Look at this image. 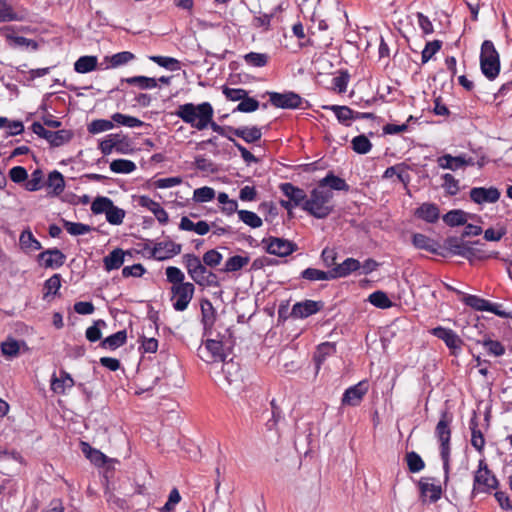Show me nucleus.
Instances as JSON below:
<instances>
[{
    "label": "nucleus",
    "mask_w": 512,
    "mask_h": 512,
    "mask_svg": "<svg viewBox=\"0 0 512 512\" xmlns=\"http://www.w3.org/2000/svg\"><path fill=\"white\" fill-rule=\"evenodd\" d=\"M174 114L192 128L202 131L208 127L213 118L214 109L209 102L185 103L179 105Z\"/></svg>",
    "instance_id": "obj_1"
},
{
    "label": "nucleus",
    "mask_w": 512,
    "mask_h": 512,
    "mask_svg": "<svg viewBox=\"0 0 512 512\" xmlns=\"http://www.w3.org/2000/svg\"><path fill=\"white\" fill-rule=\"evenodd\" d=\"M451 422L452 416L442 412L435 428V436L440 443V457L443 463L444 484L449 481L450 475V454H451Z\"/></svg>",
    "instance_id": "obj_2"
},
{
    "label": "nucleus",
    "mask_w": 512,
    "mask_h": 512,
    "mask_svg": "<svg viewBox=\"0 0 512 512\" xmlns=\"http://www.w3.org/2000/svg\"><path fill=\"white\" fill-rule=\"evenodd\" d=\"M333 196L331 190L318 185L311 190L310 196L307 197V202L304 203V211L316 219H325L334 210V205L331 204Z\"/></svg>",
    "instance_id": "obj_3"
},
{
    "label": "nucleus",
    "mask_w": 512,
    "mask_h": 512,
    "mask_svg": "<svg viewBox=\"0 0 512 512\" xmlns=\"http://www.w3.org/2000/svg\"><path fill=\"white\" fill-rule=\"evenodd\" d=\"M480 69L482 74L489 80H495L500 73V55L491 40H484L480 49Z\"/></svg>",
    "instance_id": "obj_4"
},
{
    "label": "nucleus",
    "mask_w": 512,
    "mask_h": 512,
    "mask_svg": "<svg viewBox=\"0 0 512 512\" xmlns=\"http://www.w3.org/2000/svg\"><path fill=\"white\" fill-rule=\"evenodd\" d=\"M499 485L498 479L488 468L484 459L479 460L478 469L474 473L472 496L479 493L490 494Z\"/></svg>",
    "instance_id": "obj_5"
},
{
    "label": "nucleus",
    "mask_w": 512,
    "mask_h": 512,
    "mask_svg": "<svg viewBox=\"0 0 512 512\" xmlns=\"http://www.w3.org/2000/svg\"><path fill=\"white\" fill-rule=\"evenodd\" d=\"M232 345V339H207L204 347L198 349V355L207 363L224 361L225 350Z\"/></svg>",
    "instance_id": "obj_6"
},
{
    "label": "nucleus",
    "mask_w": 512,
    "mask_h": 512,
    "mask_svg": "<svg viewBox=\"0 0 512 512\" xmlns=\"http://www.w3.org/2000/svg\"><path fill=\"white\" fill-rule=\"evenodd\" d=\"M279 189L282 194L288 198V200H281L280 205L291 213V210L295 207H301L304 210V203L307 202L306 192L290 182H284L279 185Z\"/></svg>",
    "instance_id": "obj_7"
},
{
    "label": "nucleus",
    "mask_w": 512,
    "mask_h": 512,
    "mask_svg": "<svg viewBox=\"0 0 512 512\" xmlns=\"http://www.w3.org/2000/svg\"><path fill=\"white\" fill-rule=\"evenodd\" d=\"M261 243L267 253L278 256L286 257L298 250L295 242L288 239L269 236L262 239Z\"/></svg>",
    "instance_id": "obj_8"
},
{
    "label": "nucleus",
    "mask_w": 512,
    "mask_h": 512,
    "mask_svg": "<svg viewBox=\"0 0 512 512\" xmlns=\"http://www.w3.org/2000/svg\"><path fill=\"white\" fill-rule=\"evenodd\" d=\"M143 251L148 252L149 258L164 261L179 255L182 251V245L173 241H161L156 243L152 248L149 244H145Z\"/></svg>",
    "instance_id": "obj_9"
},
{
    "label": "nucleus",
    "mask_w": 512,
    "mask_h": 512,
    "mask_svg": "<svg viewBox=\"0 0 512 512\" xmlns=\"http://www.w3.org/2000/svg\"><path fill=\"white\" fill-rule=\"evenodd\" d=\"M171 301L174 310L182 312L186 310L194 296L195 286L191 282L171 286Z\"/></svg>",
    "instance_id": "obj_10"
},
{
    "label": "nucleus",
    "mask_w": 512,
    "mask_h": 512,
    "mask_svg": "<svg viewBox=\"0 0 512 512\" xmlns=\"http://www.w3.org/2000/svg\"><path fill=\"white\" fill-rule=\"evenodd\" d=\"M269 101L276 108L281 109H297L300 108L303 102L302 97L292 91L279 93L269 92Z\"/></svg>",
    "instance_id": "obj_11"
},
{
    "label": "nucleus",
    "mask_w": 512,
    "mask_h": 512,
    "mask_svg": "<svg viewBox=\"0 0 512 512\" xmlns=\"http://www.w3.org/2000/svg\"><path fill=\"white\" fill-rule=\"evenodd\" d=\"M129 140L118 133L109 134L99 143V149L103 155H109L113 149L120 154H126L129 151Z\"/></svg>",
    "instance_id": "obj_12"
},
{
    "label": "nucleus",
    "mask_w": 512,
    "mask_h": 512,
    "mask_svg": "<svg viewBox=\"0 0 512 512\" xmlns=\"http://www.w3.org/2000/svg\"><path fill=\"white\" fill-rule=\"evenodd\" d=\"M369 389L368 381L362 380L357 384L347 388L341 398V404L343 406H358L364 396L367 394Z\"/></svg>",
    "instance_id": "obj_13"
},
{
    "label": "nucleus",
    "mask_w": 512,
    "mask_h": 512,
    "mask_svg": "<svg viewBox=\"0 0 512 512\" xmlns=\"http://www.w3.org/2000/svg\"><path fill=\"white\" fill-rule=\"evenodd\" d=\"M431 334L442 340L452 351V354L457 355V351L461 350L463 341L454 330L442 326H437L431 330Z\"/></svg>",
    "instance_id": "obj_14"
},
{
    "label": "nucleus",
    "mask_w": 512,
    "mask_h": 512,
    "mask_svg": "<svg viewBox=\"0 0 512 512\" xmlns=\"http://www.w3.org/2000/svg\"><path fill=\"white\" fill-rule=\"evenodd\" d=\"M324 304L321 301L304 300L296 302L291 309V317L294 319H304L318 313Z\"/></svg>",
    "instance_id": "obj_15"
},
{
    "label": "nucleus",
    "mask_w": 512,
    "mask_h": 512,
    "mask_svg": "<svg viewBox=\"0 0 512 512\" xmlns=\"http://www.w3.org/2000/svg\"><path fill=\"white\" fill-rule=\"evenodd\" d=\"M37 260L44 268L58 269L64 265L66 256L58 248H51L41 252Z\"/></svg>",
    "instance_id": "obj_16"
},
{
    "label": "nucleus",
    "mask_w": 512,
    "mask_h": 512,
    "mask_svg": "<svg viewBox=\"0 0 512 512\" xmlns=\"http://www.w3.org/2000/svg\"><path fill=\"white\" fill-rule=\"evenodd\" d=\"M434 481L435 478L433 477H422L418 481L421 497H428L430 503L437 502L442 496L441 485L434 483Z\"/></svg>",
    "instance_id": "obj_17"
},
{
    "label": "nucleus",
    "mask_w": 512,
    "mask_h": 512,
    "mask_svg": "<svg viewBox=\"0 0 512 512\" xmlns=\"http://www.w3.org/2000/svg\"><path fill=\"white\" fill-rule=\"evenodd\" d=\"M470 198L477 204L495 203L500 198V191L496 187H474L469 192Z\"/></svg>",
    "instance_id": "obj_18"
},
{
    "label": "nucleus",
    "mask_w": 512,
    "mask_h": 512,
    "mask_svg": "<svg viewBox=\"0 0 512 512\" xmlns=\"http://www.w3.org/2000/svg\"><path fill=\"white\" fill-rule=\"evenodd\" d=\"M25 8L14 9L7 0H0V23L12 21H24L28 17Z\"/></svg>",
    "instance_id": "obj_19"
},
{
    "label": "nucleus",
    "mask_w": 512,
    "mask_h": 512,
    "mask_svg": "<svg viewBox=\"0 0 512 512\" xmlns=\"http://www.w3.org/2000/svg\"><path fill=\"white\" fill-rule=\"evenodd\" d=\"M412 244L417 249L425 250L432 254L446 257V253H444L441 250L440 244L436 240H434L422 233H415L412 236Z\"/></svg>",
    "instance_id": "obj_20"
},
{
    "label": "nucleus",
    "mask_w": 512,
    "mask_h": 512,
    "mask_svg": "<svg viewBox=\"0 0 512 512\" xmlns=\"http://www.w3.org/2000/svg\"><path fill=\"white\" fill-rule=\"evenodd\" d=\"M50 382L51 390L56 394H65L67 389L75 385L72 376L64 369H60L59 376L53 373Z\"/></svg>",
    "instance_id": "obj_21"
},
{
    "label": "nucleus",
    "mask_w": 512,
    "mask_h": 512,
    "mask_svg": "<svg viewBox=\"0 0 512 512\" xmlns=\"http://www.w3.org/2000/svg\"><path fill=\"white\" fill-rule=\"evenodd\" d=\"M138 204L139 206L151 211L160 224L165 225L168 223V213L161 207L158 202L154 201L149 196H140L138 199Z\"/></svg>",
    "instance_id": "obj_22"
},
{
    "label": "nucleus",
    "mask_w": 512,
    "mask_h": 512,
    "mask_svg": "<svg viewBox=\"0 0 512 512\" xmlns=\"http://www.w3.org/2000/svg\"><path fill=\"white\" fill-rule=\"evenodd\" d=\"M414 216L427 223H436L440 217V211L436 204L425 202L414 211Z\"/></svg>",
    "instance_id": "obj_23"
},
{
    "label": "nucleus",
    "mask_w": 512,
    "mask_h": 512,
    "mask_svg": "<svg viewBox=\"0 0 512 512\" xmlns=\"http://www.w3.org/2000/svg\"><path fill=\"white\" fill-rule=\"evenodd\" d=\"M361 263L355 258H346L342 263L335 265L331 269L333 280L337 278H345L351 273L358 271Z\"/></svg>",
    "instance_id": "obj_24"
},
{
    "label": "nucleus",
    "mask_w": 512,
    "mask_h": 512,
    "mask_svg": "<svg viewBox=\"0 0 512 512\" xmlns=\"http://www.w3.org/2000/svg\"><path fill=\"white\" fill-rule=\"evenodd\" d=\"M125 255H131L130 251H124L121 248L113 249L107 256L103 258V265L106 271L119 269L123 263Z\"/></svg>",
    "instance_id": "obj_25"
},
{
    "label": "nucleus",
    "mask_w": 512,
    "mask_h": 512,
    "mask_svg": "<svg viewBox=\"0 0 512 512\" xmlns=\"http://www.w3.org/2000/svg\"><path fill=\"white\" fill-rule=\"evenodd\" d=\"M1 30L6 31L5 34L6 40L10 47L17 48V47H25V48H31L32 50L38 49V43L35 40L25 38L23 36H16L13 33H10V31H13L12 26H7L2 28Z\"/></svg>",
    "instance_id": "obj_26"
},
{
    "label": "nucleus",
    "mask_w": 512,
    "mask_h": 512,
    "mask_svg": "<svg viewBox=\"0 0 512 512\" xmlns=\"http://www.w3.org/2000/svg\"><path fill=\"white\" fill-rule=\"evenodd\" d=\"M466 245L467 241H464L462 237L450 236L444 240L441 250L446 253V256L450 254L463 257Z\"/></svg>",
    "instance_id": "obj_27"
},
{
    "label": "nucleus",
    "mask_w": 512,
    "mask_h": 512,
    "mask_svg": "<svg viewBox=\"0 0 512 512\" xmlns=\"http://www.w3.org/2000/svg\"><path fill=\"white\" fill-rule=\"evenodd\" d=\"M318 184L324 189H327V187H329V190L331 191L335 190L348 192L350 189V186L346 183V181L343 178L336 176L331 171L328 172L327 175L318 182Z\"/></svg>",
    "instance_id": "obj_28"
},
{
    "label": "nucleus",
    "mask_w": 512,
    "mask_h": 512,
    "mask_svg": "<svg viewBox=\"0 0 512 512\" xmlns=\"http://www.w3.org/2000/svg\"><path fill=\"white\" fill-rule=\"evenodd\" d=\"M323 109L332 111L339 123L345 126H350L351 121L354 120V110L348 106L325 105Z\"/></svg>",
    "instance_id": "obj_29"
},
{
    "label": "nucleus",
    "mask_w": 512,
    "mask_h": 512,
    "mask_svg": "<svg viewBox=\"0 0 512 512\" xmlns=\"http://www.w3.org/2000/svg\"><path fill=\"white\" fill-rule=\"evenodd\" d=\"M201 315L202 324L204 327L205 334L212 329L216 320V311L212 303L208 299H204L201 302Z\"/></svg>",
    "instance_id": "obj_30"
},
{
    "label": "nucleus",
    "mask_w": 512,
    "mask_h": 512,
    "mask_svg": "<svg viewBox=\"0 0 512 512\" xmlns=\"http://www.w3.org/2000/svg\"><path fill=\"white\" fill-rule=\"evenodd\" d=\"M233 135L243 139L246 143H255L262 137L261 128L257 126H241L237 130H233Z\"/></svg>",
    "instance_id": "obj_31"
},
{
    "label": "nucleus",
    "mask_w": 512,
    "mask_h": 512,
    "mask_svg": "<svg viewBox=\"0 0 512 512\" xmlns=\"http://www.w3.org/2000/svg\"><path fill=\"white\" fill-rule=\"evenodd\" d=\"M336 352V345L332 342H324L317 346L316 351L313 355V360L316 365L317 371L321 365L325 362L327 357L333 355Z\"/></svg>",
    "instance_id": "obj_32"
},
{
    "label": "nucleus",
    "mask_w": 512,
    "mask_h": 512,
    "mask_svg": "<svg viewBox=\"0 0 512 512\" xmlns=\"http://www.w3.org/2000/svg\"><path fill=\"white\" fill-rule=\"evenodd\" d=\"M135 58H136V56L132 52L122 51V52L113 54L111 56H106L104 58V60L107 63V65H106L107 69H114V68H118L120 66H124V65L128 64L130 61L134 60Z\"/></svg>",
    "instance_id": "obj_33"
},
{
    "label": "nucleus",
    "mask_w": 512,
    "mask_h": 512,
    "mask_svg": "<svg viewBox=\"0 0 512 512\" xmlns=\"http://www.w3.org/2000/svg\"><path fill=\"white\" fill-rule=\"evenodd\" d=\"M73 136V132L68 129H61L57 131L49 130L45 140L52 147H59L68 143L73 138Z\"/></svg>",
    "instance_id": "obj_34"
},
{
    "label": "nucleus",
    "mask_w": 512,
    "mask_h": 512,
    "mask_svg": "<svg viewBox=\"0 0 512 512\" xmlns=\"http://www.w3.org/2000/svg\"><path fill=\"white\" fill-rule=\"evenodd\" d=\"M127 341V332L126 330H120L105 339H103L100 343V346L104 349L116 350L117 348L123 346Z\"/></svg>",
    "instance_id": "obj_35"
},
{
    "label": "nucleus",
    "mask_w": 512,
    "mask_h": 512,
    "mask_svg": "<svg viewBox=\"0 0 512 512\" xmlns=\"http://www.w3.org/2000/svg\"><path fill=\"white\" fill-rule=\"evenodd\" d=\"M98 58L92 55L79 57L74 63V70L80 74H86L96 69Z\"/></svg>",
    "instance_id": "obj_36"
},
{
    "label": "nucleus",
    "mask_w": 512,
    "mask_h": 512,
    "mask_svg": "<svg viewBox=\"0 0 512 512\" xmlns=\"http://www.w3.org/2000/svg\"><path fill=\"white\" fill-rule=\"evenodd\" d=\"M47 188H52V192L50 194L54 196L60 195L65 188V181L63 175L54 170L48 174V179L46 181Z\"/></svg>",
    "instance_id": "obj_37"
},
{
    "label": "nucleus",
    "mask_w": 512,
    "mask_h": 512,
    "mask_svg": "<svg viewBox=\"0 0 512 512\" xmlns=\"http://www.w3.org/2000/svg\"><path fill=\"white\" fill-rule=\"evenodd\" d=\"M471 430V445L479 452L482 453L485 446V438L481 430L478 428L476 418H472L469 422Z\"/></svg>",
    "instance_id": "obj_38"
},
{
    "label": "nucleus",
    "mask_w": 512,
    "mask_h": 512,
    "mask_svg": "<svg viewBox=\"0 0 512 512\" xmlns=\"http://www.w3.org/2000/svg\"><path fill=\"white\" fill-rule=\"evenodd\" d=\"M81 451L96 466H103L107 457L100 450L91 447L87 442H81Z\"/></svg>",
    "instance_id": "obj_39"
},
{
    "label": "nucleus",
    "mask_w": 512,
    "mask_h": 512,
    "mask_svg": "<svg viewBox=\"0 0 512 512\" xmlns=\"http://www.w3.org/2000/svg\"><path fill=\"white\" fill-rule=\"evenodd\" d=\"M121 82H126L130 85H135L142 90L153 89L157 87V79L147 76H132L128 78H122Z\"/></svg>",
    "instance_id": "obj_40"
},
{
    "label": "nucleus",
    "mask_w": 512,
    "mask_h": 512,
    "mask_svg": "<svg viewBox=\"0 0 512 512\" xmlns=\"http://www.w3.org/2000/svg\"><path fill=\"white\" fill-rule=\"evenodd\" d=\"M249 262V256L234 255L226 260L222 271L226 273L237 272L245 267Z\"/></svg>",
    "instance_id": "obj_41"
},
{
    "label": "nucleus",
    "mask_w": 512,
    "mask_h": 512,
    "mask_svg": "<svg viewBox=\"0 0 512 512\" xmlns=\"http://www.w3.org/2000/svg\"><path fill=\"white\" fill-rule=\"evenodd\" d=\"M300 277L309 281H328L333 280V275L331 270L323 271L316 268H306L304 269Z\"/></svg>",
    "instance_id": "obj_42"
},
{
    "label": "nucleus",
    "mask_w": 512,
    "mask_h": 512,
    "mask_svg": "<svg viewBox=\"0 0 512 512\" xmlns=\"http://www.w3.org/2000/svg\"><path fill=\"white\" fill-rule=\"evenodd\" d=\"M467 215L463 210L455 209L447 212L443 216V221L450 227H456L466 224Z\"/></svg>",
    "instance_id": "obj_43"
},
{
    "label": "nucleus",
    "mask_w": 512,
    "mask_h": 512,
    "mask_svg": "<svg viewBox=\"0 0 512 512\" xmlns=\"http://www.w3.org/2000/svg\"><path fill=\"white\" fill-rule=\"evenodd\" d=\"M19 243L24 250H40L42 248L41 243L34 237L30 229L22 231Z\"/></svg>",
    "instance_id": "obj_44"
},
{
    "label": "nucleus",
    "mask_w": 512,
    "mask_h": 512,
    "mask_svg": "<svg viewBox=\"0 0 512 512\" xmlns=\"http://www.w3.org/2000/svg\"><path fill=\"white\" fill-rule=\"evenodd\" d=\"M111 119H112L113 123H116V124L122 125V126H126L129 128L142 127L145 125V123L142 120H140L134 116L122 114L119 112L114 113L111 116Z\"/></svg>",
    "instance_id": "obj_45"
},
{
    "label": "nucleus",
    "mask_w": 512,
    "mask_h": 512,
    "mask_svg": "<svg viewBox=\"0 0 512 512\" xmlns=\"http://www.w3.org/2000/svg\"><path fill=\"white\" fill-rule=\"evenodd\" d=\"M462 302L476 311H487L490 304V301L471 294H463Z\"/></svg>",
    "instance_id": "obj_46"
},
{
    "label": "nucleus",
    "mask_w": 512,
    "mask_h": 512,
    "mask_svg": "<svg viewBox=\"0 0 512 512\" xmlns=\"http://www.w3.org/2000/svg\"><path fill=\"white\" fill-rule=\"evenodd\" d=\"M110 169L118 174H130L136 170V164L128 159H116L110 163Z\"/></svg>",
    "instance_id": "obj_47"
},
{
    "label": "nucleus",
    "mask_w": 512,
    "mask_h": 512,
    "mask_svg": "<svg viewBox=\"0 0 512 512\" xmlns=\"http://www.w3.org/2000/svg\"><path fill=\"white\" fill-rule=\"evenodd\" d=\"M149 60L170 71L181 69L180 61L173 57L153 55L149 56Z\"/></svg>",
    "instance_id": "obj_48"
},
{
    "label": "nucleus",
    "mask_w": 512,
    "mask_h": 512,
    "mask_svg": "<svg viewBox=\"0 0 512 512\" xmlns=\"http://www.w3.org/2000/svg\"><path fill=\"white\" fill-rule=\"evenodd\" d=\"M439 167L443 169H449L452 171H456L461 168V164L464 163L463 159L460 155L452 156L450 154H445L440 156L437 160Z\"/></svg>",
    "instance_id": "obj_49"
},
{
    "label": "nucleus",
    "mask_w": 512,
    "mask_h": 512,
    "mask_svg": "<svg viewBox=\"0 0 512 512\" xmlns=\"http://www.w3.org/2000/svg\"><path fill=\"white\" fill-rule=\"evenodd\" d=\"M405 459H406L408 470L411 473H418L425 468L424 460L415 451L407 452Z\"/></svg>",
    "instance_id": "obj_50"
},
{
    "label": "nucleus",
    "mask_w": 512,
    "mask_h": 512,
    "mask_svg": "<svg viewBox=\"0 0 512 512\" xmlns=\"http://www.w3.org/2000/svg\"><path fill=\"white\" fill-rule=\"evenodd\" d=\"M244 62L251 67H264L269 61V56L266 53L249 52L243 56Z\"/></svg>",
    "instance_id": "obj_51"
},
{
    "label": "nucleus",
    "mask_w": 512,
    "mask_h": 512,
    "mask_svg": "<svg viewBox=\"0 0 512 512\" xmlns=\"http://www.w3.org/2000/svg\"><path fill=\"white\" fill-rule=\"evenodd\" d=\"M368 301L375 307L380 309H388L392 307L393 303L383 291H375L368 297Z\"/></svg>",
    "instance_id": "obj_52"
},
{
    "label": "nucleus",
    "mask_w": 512,
    "mask_h": 512,
    "mask_svg": "<svg viewBox=\"0 0 512 512\" xmlns=\"http://www.w3.org/2000/svg\"><path fill=\"white\" fill-rule=\"evenodd\" d=\"M63 227L66 231L73 236L84 235L89 233L93 228L87 224H83L80 222H71L65 219H62Z\"/></svg>",
    "instance_id": "obj_53"
},
{
    "label": "nucleus",
    "mask_w": 512,
    "mask_h": 512,
    "mask_svg": "<svg viewBox=\"0 0 512 512\" xmlns=\"http://www.w3.org/2000/svg\"><path fill=\"white\" fill-rule=\"evenodd\" d=\"M351 145L353 151L358 154H367L372 149V143L364 134L355 136L351 141Z\"/></svg>",
    "instance_id": "obj_54"
},
{
    "label": "nucleus",
    "mask_w": 512,
    "mask_h": 512,
    "mask_svg": "<svg viewBox=\"0 0 512 512\" xmlns=\"http://www.w3.org/2000/svg\"><path fill=\"white\" fill-rule=\"evenodd\" d=\"M20 351V343L18 340L9 337L1 343V352L7 358L18 356Z\"/></svg>",
    "instance_id": "obj_55"
},
{
    "label": "nucleus",
    "mask_w": 512,
    "mask_h": 512,
    "mask_svg": "<svg viewBox=\"0 0 512 512\" xmlns=\"http://www.w3.org/2000/svg\"><path fill=\"white\" fill-rule=\"evenodd\" d=\"M239 219L251 228H259L262 226V219L255 213L249 210L237 211Z\"/></svg>",
    "instance_id": "obj_56"
},
{
    "label": "nucleus",
    "mask_w": 512,
    "mask_h": 512,
    "mask_svg": "<svg viewBox=\"0 0 512 512\" xmlns=\"http://www.w3.org/2000/svg\"><path fill=\"white\" fill-rule=\"evenodd\" d=\"M61 287V275L54 274L44 282L43 299H47L50 295H56Z\"/></svg>",
    "instance_id": "obj_57"
},
{
    "label": "nucleus",
    "mask_w": 512,
    "mask_h": 512,
    "mask_svg": "<svg viewBox=\"0 0 512 512\" xmlns=\"http://www.w3.org/2000/svg\"><path fill=\"white\" fill-rule=\"evenodd\" d=\"M43 187V171L35 169L31 173V178L26 180L25 189L29 192L38 191Z\"/></svg>",
    "instance_id": "obj_58"
},
{
    "label": "nucleus",
    "mask_w": 512,
    "mask_h": 512,
    "mask_svg": "<svg viewBox=\"0 0 512 512\" xmlns=\"http://www.w3.org/2000/svg\"><path fill=\"white\" fill-rule=\"evenodd\" d=\"M105 215L108 223L111 225H120L123 223L126 213L125 210L115 206L112 202V206L109 207Z\"/></svg>",
    "instance_id": "obj_59"
},
{
    "label": "nucleus",
    "mask_w": 512,
    "mask_h": 512,
    "mask_svg": "<svg viewBox=\"0 0 512 512\" xmlns=\"http://www.w3.org/2000/svg\"><path fill=\"white\" fill-rule=\"evenodd\" d=\"M260 106V103L255 98L249 97L248 94L244 97L240 103L234 108L233 113H251L256 111Z\"/></svg>",
    "instance_id": "obj_60"
},
{
    "label": "nucleus",
    "mask_w": 512,
    "mask_h": 512,
    "mask_svg": "<svg viewBox=\"0 0 512 512\" xmlns=\"http://www.w3.org/2000/svg\"><path fill=\"white\" fill-rule=\"evenodd\" d=\"M478 344H481L486 348L488 354L499 357L504 355L505 347L503 344L497 340H491L489 338L484 339L482 341H478Z\"/></svg>",
    "instance_id": "obj_61"
},
{
    "label": "nucleus",
    "mask_w": 512,
    "mask_h": 512,
    "mask_svg": "<svg viewBox=\"0 0 512 512\" xmlns=\"http://www.w3.org/2000/svg\"><path fill=\"white\" fill-rule=\"evenodd\" d=\"M442 47V41L433 40L426 43L421 53V61L427 63Z\"/></svg>",
    "instance_id": "obj_62"
},
{
    "label": "nucleus",
    "mask_w": 512,
    "mask_h": 512,
    "mask_svg": "<svg viewBox=\"0 0 512 512\" xmlns=\"http://www.w3.org/2000/svg\"><path fill=\"white\" fill-rule=\"evenodd\" d=\"M112 202L113 201L108 197L98 196L91 204V211L96 215L106 214V211L112 206Z\"/></svg>",
    "instance_id": "obj_63"
},
{
    "label": "nucleus",
    "mask_w": 512,
    "mask_h": 512,
    "mask_svg": "<svg viewBox=\"0 0 512 512\" xmlns=\"http://www.w3.org/2000/svg\"><path fill=\"white\" fill-rule=\"evenodd\" d=\"M167 281L172 284V286L184 284L185 275L181 271L180 268L175 266H169L165 271Z\"/></svg>",
    "instance_id": "obj_64"
}]
</instances>
